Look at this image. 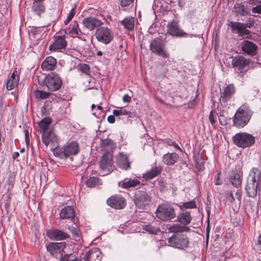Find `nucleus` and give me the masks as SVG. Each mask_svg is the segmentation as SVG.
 Here are the masks:
<instances>
[{
  "instance_id": "nucleus-1",
  "label": "nucleus",
  "mask_w": 261,
  "mask_h": 261,
  "mask_svg": "<svg viewBox=\"0 0 261 261\" xmlns=\"http://www.w3.org/2000/svg\"><path fill=\"white\" fill-rule=\"evenodd\" d=\"M261 182L260 168L253 167L249 172L247 178V184L245 187L248 196L254 197L257 195V190Z\"/></svg>"
},
{
  "instance_id": "nucleus-2",
  "label": "nucleus",
  "mask_w": 261,
  "mask_h": 261,
  "mask_svg": "<svg viewBox=\"0 0 261 261\" xmlns=\"http://www.w3.org/2000/svg\"><path fill=\"white\" fill-rule=\"evenodd\" d=\"M253 112L247 105H242L233 117V125L239 128L245 127L249 122Z\"/></svg>"
},
{
  "instance_id": "nucleus-3",
  "label": "nucleus",
  "mask_w": 261,
  "mask_h": 261,
  "mask_svg": "<svg viewBox=\"0 0 261 261\" xmlns=\"http://www.w3.org/2000/svg\"><path fill=\"white\" fill-rule=\"evenodd\" d=\"M52 144L51 149H53L54 154L61 159H66L77 154L79 152V146L75 141L68 142L62 148L58 147L57 141Z\"/></svg>"
},
{
  "instance_id": "nucleus-4",
  "label": "nucleus",
  "mask_w": 261,
  "mask_h": 261,
  "mask_svg": "<svg viewBox=\"0 0 261 261\" xmlns=\"http://www.w3.org/2000/svg\"><path fill=\"white\" fill-rule=\"evenodd\" d=\"M51 122L50 117H45L38 123L39 130L42 134V142L46 146L57 143V137L51 131H47Z\"/></svg>"
},
{
  "instance_id": "nucleus-5",
  "label": "nucleus",
  "mask_w": 261,
  "mask_h": 261,
  "mask_svg": "<svg viewBox=\"0 0 261 261\" xmlns=\"http://www.w3.org/2000/svg\"><path fill=\"white\" fill-rule=\"evenodd\" d=\"M233 143L238 147L245 148L254 145L255 139L251 134L240 132L235 134L232 137Z\"/></svg>"
},
{
  "instance_id": "nucleus-6",
  "label": "nucleus",
  "mask_w": 261,
  "mask_h": 261,
  "mask_svg": "<svg viewBox=\"0 0 261 261\" xmlns=\"http://www.w3.org/2000/svg\"><path fill=\"white\" fill-rule=\"evenodd\" d=\"M155 214L156 217L163 221H170L176 216L174 208L168 203H163L159 205Z\"/></svg>"
},
{
  "instance_id": "nucleus-7",
  "label": "nucleus",
  "mask_w": 261,
  "mask_h": 261,
  "mask_svg": "<svg viewBox=\"0 0 261 261\" xmlns=\"http://www.w3.org/2000/svg\"><path fill=\"white\" fill-rule=\"evenodd\" d=\"M250 62V59L247 58L243 55H237L232 58L231 65L235 70L238 71V73L242 76L249 69Z\"/></svg>"
},
{
  "instance_id": "nucleus-8",
  "label": "nucleus",
  "mask_w": 261,
  "mask_h": 261,
  "mask_svg": "<svg viewBox=\"0 0 261 261\" xmlns=\"http://www.w3.org/2000/svg\"><path fill=\"white\" fill-rule=\"evenodd\" d=\"M166 43L161 37H157L150 42V50L153 54L164 58L169 57V54L165 49Z\"/></svg>"
},
{
  "instance_id": "nucleus-9",
  "label": "nucleus",
  "mask_w": 261,
  "mask_h": 261,
  "mask_svg": "<svg viewBox=\"0 0 261 261\" xmlns=\"http://www.w3.org/2000/svg\"><path fill=\"white\" fill-rule=\"evenodd\" d=\"M44 83L50 91L58 90L62 85L61 77L55 72H51L48 73L45 77Z\"/></svg>"
},
{
  "instance_id": "nucleus-10",
  "label": "nucleus",
  "mask_w": 261,
  "mask_h": 261,
  "mask_svg": "<svg viewBox=\"0 0 261 261\" xmlns=\"http://www.w3.org/2000/svg\"><path fill=\"white\" fill-rule=\"evenodd\" d=\"M169 245L179 249H184L189 247V241L187 236L184 234L176 233L168 239Z\"/></svg>"
},
{
  "instance_id": "nucleus-11",
  "label": "nucleus",
  "mask_w": 261,
  "mask_h": 261,
  "mask_svg": "<svg viewBox=\"0 0 261 261\" xmlns=\"http://www.w3.org/2000/svg\"><path fill=\"white\" fill-rule=\"evenodd\" d=\"M151 200V197L148 193L142 190L136 191L134 195V203L140 209H144L149 205Z\"/></svg>"
},
{
  "instance_id": "nucleus-12",
  "label": "nucleus",
  "mask_w": 261,
  "mask_h": 261,
  "mask_svg": "<svg viewBox=\"0 0 261 261\" xmlns=\"http://www.w3.org/2000/svg\"><path fill=\"white\" fill-rule=\"evenodd\" d=\"M112 165V155L109 153H105L102 156L100 161V174H101L102 176H104L111 173L113 170Z\"/></svg>"
},
{
  "instance_id": "nucleus-13",
  "label": "nucleus",
  "mask_w": 261,
  "mask_h": 261,
  "mask_svg": "<svg viewBox=\"0 0 261 261\" xmlns=\"http://www.w3.org/2000/svg\"><path fill=\"white\" fill-rule=\"evenodd\" d=\"M167 28V33L173 37H187L189 36V34L181 29L178 21L176 20H172L169 22Z\"/></svg>"
},
{
  "instance_id": "nucleus-14",
  "label": "nucleus",
  "mask_w": 261,
  "mask_h": 261,
  "mask_svg": "<svg viewBox=\"0 0 261 261\" xmlns=\"http://www.w3.org/2000/svg\"><path fill=\"white\" fill-rule=\"evenodd\" d=\"M97 40L104 44H109L112 40L113 35L112 31L107 27H100L95 33Z\"/></svg>"
},
{
  "instance_id": "nucleus-15",
  "label": "nucleus",
  "mask_w": 261,
  "mask_h": 261,
  "mask_svg": "<svg viewBox=\"0 0 261 261\" xmlns=\"http://www.w3.org/2000/svg\"><path fill=\"white\" fill-rule=\"evenodd\" d=\"M107 203L111 207L117 210L122 209L126 205L125 199L120 195H115L111 196L107 199Z\"/></svg>"
},
{
  "instance_id": "nucleus-16",
  "label": "nucleus",
  "mask_w": 261,
  "mask_h": 261,
  "mask_svg": "<svg viewBox=\"0 0 261 261\" xmlns=\"http://www.w3.org/2000/svg\"><path fill=\"white\" fill-rule=\"evenodd\" d=\"M66 243L65 242L59 243L50 242L46 245L47 251L52 255L56 256L57 254L63 255Z\"/></svg>"
},
{
  "instance_id": "nucleus-17",
  "label": "nucleus",
  "mask_w": 261,
  "mask_h": 261,
  "mask_svg": "<svg viewBox=\"0 0 261 261\" xmlns=\"http://www.w3.org/2000/svg\"><path fill=\"white\" fill-rule=\"evenodd\" d=\"M65 38V35L56 36L54 42L49 45V50L58 51L65 49L67 46V41Z\"/></svg>"
},
{
  "instance_id": "nucleus-18",
  "label": "nucleus",
  "mask_w": 261,
  "mask_h": 261,
  "mask_svg": "<svg viewBox=\"0 0 261 261\" xmlns=\"http://www.w3.org/2000/svg\"><path fill=\"white\" fill-rule=\"evenodd\" d=\"M46 233L47 237L52 240H63L69 237L66 232L58 229L53 228L48 230Z\"/></svg>"
},
{
  "instance_id": "nucleus-19",
  "label": "nucleus",
  "mask_w": 261,
  "mask_h": 261,
  "mask_svg": "<svg viewBox=\"0 0 261 261\" xmlns=\"http://www.w3.org/2000/svg\"><path fill=\"white\" fill-rule=\"evenodd\" d=\"M241 45L242 50L245 54L250 56H254L256 54L257 46L252 42L244 40Z\"/></svg>"
},
{
  "instance_id": "nucleus-20",
  "label": "nucleus",
  "mask_w": 261,
  "mask_h": 261,
  "mask_svg": "<svg viewBox=\"0 0 261 261\" xmlns=\"http://www.w3.org/2000/svg\"><path fill=\"white\" fill-rule=\"evenodd\" d=\"M82 23L85 28L90 31H93L95 28L99 27L102 23L97 18L88 17L83 20Z\"/></svg>"
},
{
  "instance_id": "nucleus-21",
  "label": "nucleus",
  "mask_w": 261,
  "mask_h": 261,
  "mask_svg": "<svg viewBox=\"0 0 261 261\" xmlns=\"http://www.w3.org/2000/svg\"><path fill=\"white\" fill-rule=\"evenodd\" d=\"M230 27L233 31L236 30L240 36H246L247 38H248L249 35L250 34V32L246 29L244 24L243 23L238 22H231Z\"/></svg>"
},
{
  "instance_id": "nucleus-22",
  "label": "nucleus",
  "mask_w": 261,
  "mask_h": 261,
  "mask_svg": "<svg viewBox=\"0 0 261 261\" xmlns=\"http://www.w3.org/2000/svg\"><path fill=\"white\" fill-rule=\"evenodd\" d=\"M162 171L161 166H154L142 174V177L146 180L152 179L160 175Z\"/></svg>"
},
{
  "instance_id": "nucleus-23",
  "label": "nucleus",
  "mask_w": 261,
  "mask_h": 261,
  "mask_svg": "<svg viewBox=\"0 0 261 261\" xmlns=\"http://www.w3.org/2000/svg\"><path fill=\"white\" fill-rule=\"evenodd\" d=\"M56 66L57 60L51 56L47 57L41 64V68L44 71L53 70Z\"/></svg>"
},
{
  "instance_id": "nucleus-24",
  "label": "nucleus",
  "mask_w": 261,
  "mask_h": 261,
  "mask_svg": "<svg viewBox=\"0 0 261 261\" xmlns=\"http://www.w3.org/2000/svg\"><path fill=\"white\" fill-rule=\"evenodd\" d=\"M235 92L234 86L233 84H229L227 85L225 89L220 97V100L223 102H227L230 100L232 95Z\"/></svg>"
},
{
  "instance_id": "nucleus-25",
  "label": "nucleus",
  "mask_w": 261,
  "mask_h": 261,
  "mask_svg": "<svg viewBox=\"0 0 261 261\" xmlns=\"http://www.w3.org/2000/svg\"><path fill=\"white\" fill-rule=\"evenodd\" d=\"M117 164L123 169L127 170L130 168V162L128 156L126 154L120 153L117 157Z\"/></svg>"
},
{
  "instance_id": "nucleus-26",
  "label": "nucleus",
  "mask_w": 261,
  "mask_h": 261,
  "mask_svg": "<svg viewBox=\"0 0 261 261\" xmlns=\"http://www.w3.org/2000/svg\"><path fill=\"white\" fill-rule=\"evenodd\" d=\"M242 173L237 171H232L230 174L229 180L235 187H239L242 184Z\"/></svg>"
},
{
  "instance_id": "nucleus-27",
  "label": "nucleus",
  "mask_w": 261,
  "mask_h": 261,
  "mask_svg": "<svg viewBox=\"0 0 261 261\" xmlns=\"http://www.w3.org/2000/svg\"><path fill=\"white\" fill-rule=\"evenodd\" d=\"M140 184V182L138 179L128 178H126L118 182V186L119 187L126 189L136 187Z\"/></svg>"
},
{
  "instance_id": "nucleus-28",
  "label": "nucleus",
  "mask_w": 261,
  "mask_h": 261,
  "mask_svg": "<svg viewBox=\"0 0 261 261\" xmlns=\"http://www.w3.org/2000/svg\"><path fill=\"white\" fill-rule=\"evenodd\" d=\"M101 259V253L97 249L88 251L83 256L84 261H100Z\"/></svg>"
},
{
  "instance_id": "nucleus-29",
  "label": "nucleus",
  "mask_w": 261,
  "mask_h": 261,
  "mask_svg": "<svg viewBox=\"0 0 261 261\" xmlns=\"http://www.w3.org/2000/svg\"><path fill=\"white\" fill-rule=\"evenodd\" d=\"M74 211L71 206H67L63 208L60 213V217L61 219H71L74 217Z\"/></svg>"
},
{
  "instance_id": "nucleus-30",
  "label": "nucleus",
  "mask_w": 261,
  "mask_h": 261,
  "mask_svg": "<svg viewBox=\"0 0 261 261\" xmlns=\"http://www.w3.org/2000/svg\"><path fill=\"white\" fill-rule=\"evenodd\" d=\"M178 155L176 153H167L163 157V162L167 165H173L178 160Z\"/></svg>"
},
{
  "instance_id": "nucleus-31",
  "label": "nucleus",
  "mask_w": 261,
  "mask_h": 261,
  "mask_svg": "<svg viewBox=\"0 0 261 261\" xmlns=\"http://www.w3.org/2000/svg\"><path fill=\"white\" fill-rule=\"evenodd\" d=\"M164 229L165 231H168V232L177 233L184 231L186 227L178 224H173V225H166Z\"/></svg>"
},
{
  "instance_id": "nucleus-32",
  "label": "nucleus",
  "mask_w": 261,
  "mask_h": 261,
  "mask_svg": "<svg viewBox=\"0 0 261 261\" xmlns=\"http://www.w3.org/2000/svg\"><path fill=\"white\" fill-rule=\"evenodd\" d=\"M31 10L35 14L40 16L45 10V6L43 2H33Z\"/></svg>"
},
{
  "instance_id": "nucleus-33",
  "label": "nucleus",
  "mask_w": 261,
  "mask_h": 261,
  "mask_svg": "<svg viewBox=\"0 0 261 261\" xmlns=\"http://www.w3.org/2000/svg\"><path fill=\"white\" fill-rule=\"evenodd\" d=\"M19 77H16L14 72H13L7 82L6 88L8 90L13 89L18 85Z\"/></svg>"
},
{
  "instance_id": "nucleus-34",
  "label": "nucleus",
  "mask_w": 261,
  "mask_h": 261,
  "mask_svg": "<svg viewBox=\"0 0 261 261\" xmlns=\"http://www.w3.org/2000/svg\"><path fill=\"white\" fill-rule=\"evenodd\" d=\"M121 24L124 26L125 29L130 31H132L135 26V18L133 17H127L121 21Z\"/></svg>"
},
{
  "instance_id": "nucleus-35",
  "label": "nucleus",
  "mask_w": 261,
  "mask_h": 261,
  "mask_svg": "<svg viewBox=\"0 0 261 261\" xmlns=\"http://www.w3.org/2000/svg\"><path fill=\"white\" fill-rule=\"evenodd\" d=\"M178 221L183 225L189 224L191 221V216L190 212H185L179 214L177 217Z\"/></svg>"
},
{
  "instance_id": "nucleus-36",
  "label": "nucleus",
  "mask_w": 261,
  "mask_h": 261,
  "mask_svg": "<svg viewBox=\"0 0 261 261\" xmlns=\"http://www.w3.org/2000/svg\"><path fill=\"white\" fill-rule=\"evenodd\" d=\"M85 184L89 188H94L102 185V181L98 177H91L86 180Z\"/></svg>"
},
{
  "instance_id": "nucleus-37",
  "label": "nucleus",
  "mask_w": 261,
  "mask_h": 261,
  "mask_svg": "<svg viewBox=\"0 0 261 261\" xmlns=\"http://www.w3.org/2000/svg\"><path fill=\"white\" fill-rule=\"evenodd\" d=\"M234 10L235 13L239 15L245 16L248 14L242 3H236L234 6Z\"/></svg>"
},
{
  "instance_id": "nucleus-38",
  "label": "nucleus",
  "mask_w": 261,
  "mask_h": 261,
  "mask_svg": "<svg viewBox=\"0 0 261 261\" xmlns=\"http://www.w3.org/2000/svg\"><path fill=\"white\" fill-rule=\"evenodd\" d=\"M69 29V33L71 37H76L78 36L80 30L79 28V24L76 21L72 22L70 24Z\"/></svg>"
},
{
  "instance_id": "nucleus-39",
  "label": "nucleus",
  "mask_w": 261,
  "mask_h": 261,
  "mask_svg": "<svg viewBox=\"0 0 261 261\" xmlns=\"http://www.w3.org/2000/svg\"><path fill=\"white\" fill-rule=\"evenodd\" d=\"M113 114L116 117H118L119 119H121V116L123 115H128L130 116L131 112L130 111H127L124 108H120L118 109L114 110L113 111Z\"/></svg>"
},
{
  "instance_id": "nucleus-40",
  "label": "nucleus",
  "mask_w": 261,
  "mask_h": 261,
  "mask_svg": "<svg viewBox=\"0 0 261 261\" xmlns=\"http://www.w3.org/2000/svg\"><path fill=\"white\" fill-rule=\"evenodd\" d=\"M135 0H121L120 2V5L122 8V10L126 11L130 7H133Z\"/></svg>"
},
{
  "instance_id": "nucleus-41",
  "label": "nucleus",
  "mask_w": 261,
  "mask_h": 261,
  "mask_svg": "<svg viewBox=\"0 0 261 261\" xmlns=\"http://www.w3.org/2000/svg\"><path fill=\"white\" fill-rule=\"evenodd\" d=\"M35 97L38 99H44L48 98L50 95V93L36 90L34 91Z\"/></svg>"
},
{
  "instance_id": "nucleus-42",
  "label": "nucleus",
  "mask_w": 261,
  "mask_h": 261,
  "mask_svg": "<svg viewBox=\"0 0 261 261\" xmlns=\"http://www.w3.org/2000/svg\"><path fill=\"white\" fill-rule=\"evenodd\" d=\"M79 70L87 75H90V66L86 64H80L78 66Z\"/></svg>"
},
{
  "instance_id": "nucleus-43",
  "label": "nucleus",
  "mask_w": 261,
  "mask_h": 261,
  "mask_svg": "<svg viewBox=\"0 0 261 261\" xmlns=\"http://www.w3.org/2000/svg\"><path fill=\"white\" fill-rule=\"evenodd\" d=\"M102 144L104 146L107 147V149H113L116 147L115 143L112 140L107 139L102 141Z\"/></svg>"
},
{
  "instance_id": "nucleus-44",
  "label": "nucleus",
  "mask_w": 261,
  "mask_h": 261,
  "mask_svg": "<svg viewBox=\"0 0 261 261\" xmlns=\"http://www.w3.org/2000/svg\"><path fill=\"white\" fill-rule=\"evenodd\" d=\"M144 229L152 234H156L159 231V228L150 224L143 226Z\"/></svg>"
},
{
  "instance_id": "nucleus-45",
  "label": "nucleus",
  "mask_w": 261,
  "mask_h": 261,
  "mask_svg": "<svg viewBox=\"0 0 261 261\" xmlns=\"http://www.w3.org/2000/svg\"><path fill=\"white\" fill-rule=\"evenodd\" d=\"M180 207L181 209L192 208L196 207V204L195 201L192 200L182 203Z\"/></svg>"
},
{
  "instance_id": "nucleus-46",
  "label": "nucleus",
  "mask_w": 261,
  "mask_h": 261,
  "mask_svg": "<svg viewBox=\"0 0 261 261\" xmlns=\"http://www.w3.org/2000/svg\"><path fill=\"white\" fill-rule=\"evenodd\" d=\"M68 229L72 233L76 240L80 239V232L79 230L75 226H69Z\"/></svg>"
},
{
  "instance_id": "nucleus-47",
  "label": "nucleus",
  "mask_w": 261,
  "mask_h": 261,
  "mask_svg": "<svg viewBox=\"0 0 261 261\" xmlns=\"http://www.w3.org/2000/svg\"><path fill=\"white\" fill-rule=\"evenodd\" d=\"M75 7L74 8H72L71 10L70 11L69 13H68L67 17L66 19V20L64 21V24H67L72 19V18L74 17L75 12Z\"/></svg>"
},
{
  "instance_id": "nucleus-48",
  "label": "nucleus",
  "mask_w": 261,
  "mask_h": 261,
  "mask_svg": "<svg viewBox=\"0 0 261 261\" xmlns=\"http://www.w3.org/2000/svg\"><path fill=\"white\" fill-rule=\"evenodd\" d=\"M71 254H65L60 257V261H71L73 258Z\"/></svg>"
},
{
  "instance_id": "nucleus-49",
  "label": "nucleus",
  "mask_w": 261,
  "mask_h": 261,
  "mask_svg": "<svg viewBox=\"0 0 261 261\" xmlns=\"http://www.w3.org/2000/svg\"><path fill=\"white\" fill-rule=\"evenodd\" d=\"M227 199L230 202L232 203L235 201V198L233 196V194L231 191H228L226 193Z\"/></svg>"
},
{
  "instance_id": "nucleus-50",
  "label": "nucleus",
  "mask_w": 261,
  "mask_h": 261,
  "mask_svg": "<svg viewBox=\"0 0 261 261\" xmlns=\"http://www.w3.org/2000/svg\"><path fill=\"white\" fill-rule=\"evenodd\" d=\"M220 172L218 173L215 176V180L214 181L215 184L216 185H220L222 184V181L220 179Z\"/></svg>"
},
{
  "instance_id": "nucleus-51",
  "label": "nucleus",
  "mask_w": 261,
  "mask_h": 261,
  "mask_svg": "<svg viewBox=\"0 0 261 261\" xmlns=\"http://www.w3.org/2000/svg\"><path fill=\"white\" fill-rule=\"evenodd\" d=\"M252 11L254 13L261 14V5H258L255 7H253Z\"/></svg>"
},
{
  "instance_id": "nucleus-52",
  "label": "nucleus",
  "mask_w": 261,
  "mask_h": 261,
  "mask_svg": "<svg viewBox=\"0 0 261 261\" xmlns=\"http://www.w3.org/2000/svg\"><path fill=\"white\" fill-rule=\"evenodd\" d=\"M209 120L212 124H214L216 122L215 117L213 114V111H211L210 112L209 117H208Z\"/></svg>"
},
{
  "instance_id": "nucleus-53",
  "label": "nucleus",
  "mask_w": 261,
  "mask_h": 261,
  "mask_svg": "<svg viewBox=\"0 0 261 261\" xmlns=\"http://www.w3.org/2000/svg\"><path fill=\"white\" fill-rule=\"evenodd\" d=\"M10 195L9 194H8V195L7 196V199L5 200V202H4V205L6 209L8 208L10 206Z\"/></svg>"
},
{
  "instance_id": "nucleus-54",
  "label": "nucleus",
  "mask_w": 261,
  "mask_h": 261,
  "mask_svg": "<svg viewBox=\"0 0 261 261\" xmlns=\"http://www.w3.org/2000/svg\"><path fill=\"white\" fill-rule=\"evenodd\" d=\"M257 246V250L258 251H261V232L257 239V242L256 244Z\"/></svg>"
},
{
  "instance_id": "nucleus-55",
  "label": "nucleus",
  "mask_w": 261,
  "mask_h": 261,
  "mask_svg": "<svg viewBox=\"0 0 261 261\" xmlns=\"http://www.w3.org/2000/svg\"><path fill=\"white\" fill-rule=\"evenodd\" d=\"M115 116L114 114L109 116L107 118L108 121L110 123H114L115 121Z\"/></svg>"
},
{
  "instance_id": "nucleus-56",
  "label": "nucleus",
  "mask_w": 261,
  "mask_h": 261,
  "mask_svg": "<svg viewBox=\"0 0 261 261\" xmlns=\"http://www.w3.org/2000/svg\"><path fill=\"white\" fill-rule=\"evenodd\" d=\"M122 99L124 102H129L131 100V96L127 94H125L123 96Z\"/></svg>"
},
{
  "instance_id": "nucleus-57",
  "label": "nucleus",
  "mask_w": 261,
  "mask_h": 261,
  "mask_svg": "<svg viewBox=\"0 0 261 261\" xmlns=\"http://www.w3.org/2000/svg\"><path fill=\"white\" fill-rule=\"evenodd\" d=\"M24 135L26 143L28 144L30 142L29 130L27 129H24Z\"/></svg>"
},
{
  "instance_id": "nucleus-58",
  "label": "nucleus",
  "mask_w": 261,
  "mask_h": 261,
  "mask_svg": "<svg viewBox=\"0 0 261 261\" xmlns=\"http://www.w3.org/2000/svg\"><path fill=\"white\" fill-rule=\"evenodd\" d=\"M168 143L170 145H172L175 148H177V149H180V147H179V146L178 145V144L175 142V141H170V142H168Z\"/></svg>"
},
{
  "instance_id": "nucleus-59",
  "label": "nucleus",
  "mask_w": 261,
  "mask_h": 261,
  "mask_svg": "<svg viewBox=\"0 0 261 261\" xmlns=\"http://www.w3.org/2000/svg\"><path fill=\"white\" fill-rule=\"evenodd\" d=\"M234 198L240 201L241 199V194L239 191L237 192L235 194Z\"/></svg>"
},
{
  "instance_id": "nucleus-60",
  "label": "nucleus",
  "mask_w": 261,
  "mask_h": 261,
  "mask_svg": "<svg viewBox=\"0 0 261 261\" xmlns=\"http://www.w3.org/2000/svg\"><path fill=\"white\" fill-rule=\"evenodd\" d=\"M249 3L251 4H255L256 3L261 4V0H248Z\"/></svg>"
},
{
  "instance_id": "nucleus-61",
  "label": "nucleus",
  "mask_w": 261,
  "mask_h": 261,
  "mask_svg": "<svg viewBox=\"0 0 261 261\" xmlns=\"http://www.w3.org/2000/svg\"><path fill=\"white\" fill-rule=\"evenodd\" d=\"M19 155V152H16L14 153L13 155V159H17Z\"/></svg>"
},
{
  "instance_id": "nucleus-62",
  "label": "nucleus",
  "mask_w": 261,
  "mask_h": 261,
  "mask_svg": "<svg viewBox=\"0 0 261 261\" xmlns=\"http://www.w3.org/2000/svg\"><path fill=\"white\" fill-rule=\"evenodd\" d=\"M71 261H84V260H83V258L82 259L76 257H74Z\"/></svg>"
},
{
  "instance_id": "nucleus-63",
  "label": "nucleus",
  "mask_w": 261,
  "mask_h": 261,
  "mask_svg": "<svg viewBox=\"0 0 261 261\" xmlns=\"http://www.w3.org/2000/svg\"><path fill=\"white\" fill-rule=\"evenodd\" d=\"M96 55L98 56H102V53L101 51H98L96 53Z\"/></svg>"
},
{
  "instance_id": "nucleus-64",
  "label": "nucleus",
  "mask_w": 261,
  "mask_h": 261,
  "mask_svg": "<svg viewBox=\"0 0 261 261\" xmlns=\"http://www.w3.org/2000/svg\"><path fill=\"white\" fill-rule=\"evenodd\" d=\"M97 109L99 110L103 111L102 107H101L100 106H98Z\"/></svg>"
}]
</instances>
